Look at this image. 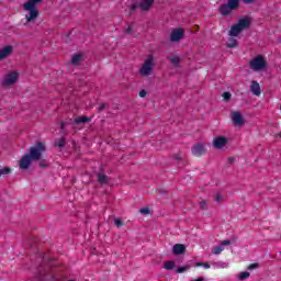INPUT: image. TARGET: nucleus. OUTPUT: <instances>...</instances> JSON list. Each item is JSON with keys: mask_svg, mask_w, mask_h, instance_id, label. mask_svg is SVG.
Instances as JSON below:
<instances>
[{"mask_svg": "<svg viewBox=\"0 0 281 281\" xmlns=\"http://www.w3.org/2000/svg\"><path fill=\"white\" fill-rule=\"evenodd\" d=\"M234 161H236V158H234V157L228 158V164H234Z\"/></svg>", "mask_w": 281, "mask_h": 281, "instance_id": "58836bf2", "label": "nucleus"}, {"mask_svg": "<svg viewBox=\"0 0 281 281\" xmlns=\"http://www.w3.org/2000/svg\"><path fill=\"white\" fill-rule=\"evenodd\" d=\"M229 245H232L231 240H223L221 241V245L212 248L211 254H213L214 256H220V254L224 251L225 246H229Z\"/></svg>", "mask_w": 281, "mask_h": 281, "instance_id": "f8f14e48", "label": "nucleus"}, {"mask_svg": "<svg viewBox=\"0 0 281 281\" xmlns=\"http://www.w3.org/2000/svg\"><path fill=\"white\" fill-rule=\"evenodd\" d=\"M190 269V266H183L176 270V273H184V271H188Z\"/></svg>", "mask_w": 281, "mask_h": 281, "instance_id": "bb28decb", "label": "nucleus"}, {"mask_svg": "<svg viewBox=\"0 0 281 281\" xmlns=\"http://www.w3.org/2000/svg\"><path fill=\"white\" fill-rule=\"evenodd\" d=\"M56 146H58V148H63V146H65V138H60L57 143Z\"/></svg>", "mask_w": 281, "mask_h": 281, "instance_id": "7c9ffc66", "label": "nucleus"}, {"mask_svg": "<svg viewBox=\"0 0 281 281\" xmlns=\"http://www.w3.org/2000/svg\"><path fill=\"white\" fill-rule=\"evenodd\" d=\"M64 126H65V125H64V124H61V128H64Z\"/></svg>", "mask_w": 281, "mask_h": 281, "instance_id": "a18cd8bd", "label": "nucleus"}, {"mask_svg": "<svg viewBox=\"0 0 281 281\" xmlns=\"http://www.w3.org/2000/svg\"><path fill=\"white\" fill-rule=\"evenodd\" d=\"M169 60L171 65H173V67H179V63H181V59L179 58V56H171Z\"/></svg>", "mask_w": 281, "mask_h": 281, "instance_id": "aec40b11", "label": "nucleus"}, {"mask_svg": "<svg viewBox=\"0 0 281 281\" xmlns=\"http://www.w3.org/2000/svg\"><path fill=\"white\" fill-rule=\"evenodd\" d=\"M202 267H203L204 269H210V263H202Z\"/></svg>", "mask_w": 281, "mask_h": 281, "instance_id": "ea45409f", "label": "nucleus"}, {"mask_svg": "<svg viewBox=\"0 0 281 281\" xmlns=\"http://www.w3.org/2000/svg\"><path fill=\"white\" fill-rule=\"evenodd\" d=\"M81 60H82V56L80 54H77L72 57L71 63L72 65H80Z\"/></svg>", "mask_w": 281, "mask_h": 281, "instance_id": "5701e85b", "label": "nucleus"}, {"mask_svg": "<svg viewBox=\"0 0 281 281\" xmlns=\"http://www.w3.org/2000/svg\"><path fill=\"white\" fill-rule=\"evenodd\" d=\"M249 271H252V269H258V263H251L248 266Z\"/></svg>", "mask_w": 281, "mask_h": 281, "instance_id": "e433bc0d", "label": "nucleus"}, {"mask_svg": "<svg viewBox=\"0 0 281 281\" xmlns=\"http://www.w3.org/2000/svg\"><path fill=\"white\" fill-rule=\"evenodd\" d=\"M87 122H91V119L87 116H78L75 119V124H87Z\"/></svg>", "mask_w": 281, "mask_h": 281, "instance_id": "a211bd4d", "label": "nucleus"}, {"mask_svg": "<svg viewBox=\"0 0 281 281\" xmlns=\"http://www.w3.org/2000/svg\"><path fill=\"white\" fill-rule=\"evenodd\" d=\"M227 144V138L220 136L213 140L214 148H223Z\"/></svg>", "mask_w": 281, "mask_h": 281, "instance_id": "4468645a", "label": "nucleus"}, {"mask_svg": "<svg viewBox=\"0 0 281 281\" xmlns=\"http://www.w3.org/2000/svg\"><path fill=\"white\" fill-rule=\"evenodd\" d=\"M139 212H140V214H144V215L150 214V209L144 207V209H140Z\"/></svg>", "mask_w": 281, "mask_h": 281, "instance_id": "473e14b6", "label": "nucleus"}, {"mask_svg": "<svg viewBox=\"0 0 281 281\" xmlns=\"http://www.w3.org/2000/svg\"><path fill=\"white\" fill-rule=\"evenodd\" d=\"M231 120L235 126H245V117L239 111L231 112Z\"/></svg>", "mask_w": 281, "mask_h": 281, "instance_id": "1a4fd4ad", "label": "nucleus"}, {"mask_svg": "<svg viewBox=\"0 0 281 281\" xmlns=\"http://www.w3.org/2000/svg\"><path fill=\"white\" fill-rule=\"evenodd\" d=\"M250 91L254 95H260V83H258V81H252L250 85Z\"/></svg>", "mask_w": 281, "mask_h": 281, "instance_id": "dca6fc26", "label": "nucleus"}, {"mask_svg": "<svg viewBox=\"0 0 281 281\" xmlns=\"http://www.w3.org/2000/svg\"><path fill=\"white\" fill-rule=\"evenodd\" d=\"M200 207H201V210H206L207 203L205 201L200 202Z\"/></svg>", "mask_w": 281, "mask_h": 281, "instance_id": "f704fd0d", "label": "nucleus"}, {"mask_svg": "<svg viewBox=\"0 0 281 281\" xmlns=\"http://www.w3.org/2000/svg\"><path fill=\"white\" fill-rule=\"evenodd\" d=\"M41 168H45L47 165L45 162H40Z\"/></svg>", "mask_w": 281, "mask_h": 281, "instance_id": "37998d69", "label": "nucleus"}, {"mask_svg": "<svg viewBox=\"0 0 281 281\" xmlns=\"http://www.w3.org/2000/svg\"><path fill=\"white\" fill-rule=\"evenodd\" d=\"M34 160L30 157V155H24L20 161H19V166L21 170H27V168H30V166H32V162Z\"/></svg>", "mask_w": 281, "mask_h": 281, "instance_id": "9b49d317", "label": "nucleus"}, {"mask_svg": "<svg viewBox=\"0 0 281 281\" xmlns=\"http://www.w3.org/2000/svg\"><path fill=\"white\" fill-rule=\"evenodd\" d=\"M3 175H10V168L4 167L0 169V177H3Z\"/></svg>", "mask_w": 281, "mask_h": 281, "instance_id": "cd10ccee", "label": "nucleus"}, {"mask_svg": "<svg viewBox=\"0 0 281 281\" xmlns=\"http://www.w3.org/2000/svg\"><path fill=\"white\" fill-rule=\"evenodd\" d=\"M146 95H147L146 90H142V91L139 92V98H146Z\"/></svg>", "mask_w": 281, "mask_h": 281, "instance_id": "4c0bfd02", "label": "nucleus"}, {"mask_svg": "<svg viewBox=\"0 0 281 281\" xmlns=\"http://www.w3.org/2000/svg\"><path fill=\"white\" fill-rule=\"evenodd\" d=\"M43 153H45V144L37 143L35 146L31 147L30 154L27 155L33 161H38Z\"/></svg>", "mask_w": 281, "mask_h": 281, "instance_id": "39448f33", "label": "nucleus"}, {"mask_svg": "<svg viewBox=\"0 0 281 281\" xmlns=\"http://www.w3.org/2000/svg\"><path fill=\"white\" fill-rule=\"evenodd\" d=\"M222 98L224 99V100H231L232 99V93H229V92H224L223 94H222Z\"/></svg>", "mask_w": 281, "mask_h": 281, "instance_id": "c756f323", "label": "nucleus"}, {"mask_svg": "<svg viewBox=\"0 0 281 281\" xmlns=\"http://www.w3.org/2000/svg\"><path fill=\"white\" fill-rule=\"evenodd\" d=\"M251 25L248 18L240 19L237 24L233 25L229 30V36H238L240 32L247 30Z\"/></svg>", "mask_w": 281, "mask_h": 281, "instance_id": "f257e3e1", "label": "nucleus"}, {"mask_svg": "<svg viewBox=\"0 0 281 281\" xmlns=\"http://www.w3.org/2000/svg\"><path fill=\"white\" fill-rule=\"evenodd\" d=\"M23 10L26 12L25 20L26 23H32L38 19V8L36 5H32L31 3H24Z\"/></svg>", "mask_w": 281, "mask_h": 281, "instance_id": "20e7f679", "label": "nucleus"}, {"mask_svg": "<svg viewBox=\"0 0 281 281\" xmlns=\"http://www.w3.org/2000/svg\"><path fill=\"white\" fill-rule=\"evenodd\" d=\"M104 109H106V103H101L98 108V111H104Z\"/></svg>", "mask_w": 281, "mask_h": 281, "instance_id": "c9c22d12", "label": "nucleus"}, {"mask_svg": "<svg viewBox=\"0 0 281 281\" xmlns=\"http://www.w3.org/2000/svg\"><path fill=\"white\" fill-rule=\"evenodd\" d=\"M238 45V41H236V38L234 37H229L228 42H227V47L229 48H234Z\"/></svg>", "mask_w": 281, "mask_h": 281, "instance_id": "4be33fe9", "label": "nucleus"}, {"mask_svg": "<svg viewBox=\"0 0 281 281\" xmlns=\"http://www.w3.org/2000/svg\"><path fill=\"white\" fill-rule=\"evenodd\" d=\"M16 80H19V72L11 71L3 77L2 85L10 87L12 85H16Z\"/></svg>", "mask_w": 281, "mask_h": 281, "instance_id": "6e6552de", "label": "nucleus"}, {"mask_svg": "<svg viewBox=\"0 0 281 281\" xmlns=\"http://www.w3.org/2000/svg\"><path fill=\"white\" fill-rule=\"evenodd\" d=\"M165 269H167V271L175 269V261H167L165 263Z\"/></svg>", "mask_w": 281, "mask_h": 281, "instance_id": "393cba45", "label": "nucleus"}, {"mask_svg": "<svg viewBox=\"0 0 281 281\" xmlns=\"http://www.w3.org/2000/svg\"><path fill=\"white\" fill-rule=\"evenodd\" d=\"M155 69V59L153 57H148L145 59L143 65L140 66L138 74L139 76H143V78H148L153 74V70Z\"/></svg>", "mask_w": 281, "mask_h": 281, "instance_id": "f03ea898", "label": "nucleus"}, {"mask_svg": "<svg viewBox=\"0 0 281 281\" xmlns=\"http://www.w3.org/2000/svg\"><path fill=\"white\" fill-rule=\"evenodd\" d=\"M12 52H13L12 46H4L2 49H0V60L8 58V56H10Z\"/></svg>", "mask_w": 281, "mask_h": 281, "instance_id": "2eb2a0df", "label": "nucleus"}, {"mask_svg": "<svg viewBox=\"0 0 281 281\" xmlns=\"http://www.w3.org/2000/svg\"><path fill=\"white\" fill-rule=\"evenodd\" d=\"M238 5H240V0H228L220 7V13L222 16H229L234 10H238Z\"/></svg>", "mask_w": 281, "mask_h": 281, "instance_id": "7ed1b4c3", "label": "nucleus"}, {"mask_svg": "<svg viewBox=\"0 0 281 281\" xmlns=\"http://www.w3.org/2000/svg\"><path fill=\"white\" fill-rule=\"evenodd\" d=\"M41 1H43V0H29L25 3H31L32 5H36V3H41Z\"/></svg>", "mask_w": 281, "mask_h": 281, "instance_id": "72a5a7b5", "label": "nucleus"}, {"mask_svg": "<svg viewBox=\"0 0 281 281\" xmlns=\"http://www.w3.org/2000/svg\"><path fill=\"white\" fill-rule=\"evenodd\" d=\"M250 273L247 271L240 272L238 274V280H247V278H249Z\"/></svg>", "mask_w": 281, "mask_h": 281, "instance_id": "a878e982", "label": "nucleus"}, {"mask_svg": "<svg viewBox=\"0 0 281 281\" xmlns=\"http://www.w3.org/2000/svg\"><path fill=\"white\" fill-rule=\"evenodd\" d=\"M213 266H214L216 269H227V267H229V263L218 261V262H214Z\"/></svg>", "mask_w": 281, "mask_h": 281, "instance_id": "412c9836", "label": "nucleus"}, {"mask_svg": "<svg viewBox=\"0 0 281 281\" xmlns=\"http://www.w3.org/2000/svg\"><path fill=\"white\" fill-rule=\"evenodd\" d=\"M114 224L116 225V227H122V225H124V222H122V220L120 218H115Z\"/></svg>", "mask_w": 281, "mask_h": 281, "instance_id": "2f4dec72", "label": "nucleus"}, {"mask_svg": "<svg viewBox=\"0 0 281 281\" xmlns=\"http://www.w3.org/2000/svg\"><path fill=\"white\" fill-rule=\"evenodd\" d=\"M153 3H155V0H143L139 3L132 4L131 11L135 12V10H137V8H139V10H142L143 12H148V10H150V8H153Z\"/></svg>", "mask_w": 281, "mask_h": 281, "instance_id": "0eeeda50", "label": "nucleus"}, {"mask_svg": "<svg viewBox=\"0 0 281 281\" xmlns=\"http://www.w3.org/2000/svg\"><path fill=\"white\" fill-rule=\"evenodd\" d=\"M98 181H99V183H106L109 181V178L104 173H99Z\"/></svg>", "mask_w": 281, "mask_h": 281, "instance_id": "b1692460", "label": "nucleus"}, {"mask_svg": "<svg viewBox=\"0 0 281 281\" xmlns=\"http://www.w3.org/2000/svg\"><path fill=\"white\" fill-rule=\"evenodd\" d=\"M256 0H243L244 3H254Z\"/></svg>", "mask_w": 281, "mask_h": 281, "instance_id": "79ce46f5", "label": "nucleus"}, {"mask_svg": "<svg viewBox=\"0 0 281 281\" xmlns=\"http://www.w3.org/2000/svg\"><path fill=\"white\" fill-rule=\"evenodd\" d=\"M214 201L216 203H221V201H223V195L221 193H215L214 194Z\"/></svg>", "mask_w": 281, "mask_h": 281, "instance_id": "c85d7f7f", "label": "nucleus"}, {"mask_svg": "<svg viewBox=\"0 0 281 281\" xmlns=\"http://www.w3.org/2000/svg\"><path fill=\"white\" fill-rule=\"evenodd\" d=\"M206 149L204 144H196L192 147V155L195 157H201L202 155H205Z\"/></svg>", "mask_w": 281, "mask_h": 281, "instance_id": "ddd939ff", "label": "nucleus"}, {"mask_svg": "<svg viewBox=\"0 0 281 281\" xmlns=\"http://www.w3.org/2000/svg\"><path fill=\"white\" fill-rule=\"evenodd\" d=\"M172 251L176 256H181L186 251V246L182 244H176L172 248Z\"/></svg>", "mask_w": 281, "mask_h": 281, "instance_id": "f3484780", "label": "nucleus"}, {"mask_svg": "<svg viewBox=\"0 0 281 281\" xmlns=\"http://www.w3.org/2000/svg\"><path fill=\"white\" fill-rule=\"evenodd\" d=\"M192 281H205V277H200L199 279L192 280Z\"/></svg>", "mask_w": 281, "mask_h": 281, "instance_id": "a19ab883", "label": "nucleus"}, {"mask_svg": "<svg viewBox=\"0 0 281 281\" xmlns=\"http://www.w3.org/2000/svg\"><path fill=\"white\" fill-rule=\"evenodd\" d=\"M250 69H252V71H262L263 69H267V60H265V57L258 55L251 59Z\"/></svg>", "mask_w": 281, "mask_h": 281, "instance_id": "423d86ee", "label": "nucleus"}, {"mask_svg": "<svg viewBox=\"0 0 281 281\" xmlns=\"http://www.w3.org/2000/svg\"><path fill=\"white\" fill-rule=\"evenodd\" d=\"M183 29H173L170 33V41H172V43H179V41L183 38Z\"/></svg>", "mask_w": 281, "mask_h": 281, "instance_id": "9d476101", "label": "nucleus"}, {"mask_svg": "<svg viewBox=\"0 0 281 281\" xmlns=\"http://www.w3.org/2000/svg\"><path fill=\"white\" fill-rule=\"evenodd\" d=\"M195 267H203V262L195 263Z\"/></svg>", "mask_w": 281, "mask_h": 281, "instance_id": "c03bdc74", "label": "nucleus"}, {"mask_svg": "<svg viewBox=\"0 0 281 281\" xmlns=\"http://www.w3.org/2000/svg\"><path fill=\"white\" fill-rule=\"evenodd\" d=\"M125 34L135 36V24H128L127 27L125 29Z\"/></svg>", "mask_w": 281, "mask_h": 281, "instance_id": "6ab92c4d", "label": "nucleus"}]
</instances>
